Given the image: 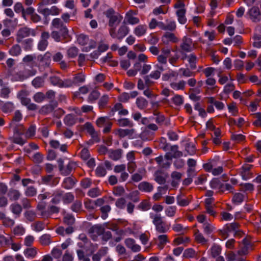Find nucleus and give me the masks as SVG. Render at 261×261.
I'll list each match as a JSON object with an SVG mask.
<instances>
[{
	"instance_id": "obj_1",
	"label": "nucleus",
	"mask_w": 261,
	"mask_h": 261,
	"mask_svg": "<svg viewBox=\"0 0 261 261\" xmlns=\"http://www.w3.org/2000/svg\"><path fill=\"white\" fill-rule=\"evenodd\" d=\"M149 216L152 219V223L154 225L157 232L164 233L168 231L170 226L163 220L161 214L150 213Z\"/></svg>"
},
{
	"instance_id": "obj_6",
	"label": "nucleus",
	"mask_w": 261,
	"mask_h": 261,
	"mask_svg": "<svg viewBox=\"0 0 261 261\" xmlns=\"http://www.w3.org/2000/svg\"><path fill=\"white\" fill-rule=\"evenodd\" d=\"M175 7L178 8L176 11L178 22L181 24H185L187 22V18L185 16L186 10L184 9V3L181 2H179L175 5Z\"/></svg>"
},
{
	"instance_id": "obj_37",
	"label": "nucleus",
	"mask_w": 261,
	"mask_h": 261,
	"mask_svg": "<svg viewBox=\"0 0 261 261\" xmlns=\"http://www.w3.org/2000/svg\"><path fill=\"white\" fill-rule=\"evenodd\" d=\"M39 242L42 245H48L51 243V236L48 234H43L39 238Z\"/></svg>"
},
{
	"instance_id": "obj_41",
	"label": "nucleus",
	"mask_w": 261,
	"mask_h": 261,
	"mask_svg": "<svg viewBox=\"0 0 261 261\" xmlns=\"http://www.w3.org/2000/svg\"><path fill=\"white\" fill-rule=\"evenodd\" d=\"M194 236L196 241L198 243L204 244L207 242L206 239H205L203 234L198 230H197L195 232Z\"/></svg>"
},
{
	"instance_id": "obj_58",
	"label": "nucleus",
	"mask_w": 261,
	"mask_h": 261,
	"mask_svg": "<svg viewBox=\"0 0 261 261\" xmlns=\"http://www.w3.org/2000/svg\"><path fill=\"white\" fill-rule=\"evenodd\" d=\"M62 198V192L60 191H57L54 194L51 202L53 203L57 204L60 201Z\"/></svg>"
},
{
	"instance_id": "obj_16",
	"label": "nucleus",
	"mask_w": 261,
	"mask_h": 261,
	"mask_svg": "<svg viewBox=\"0 0 261 261\" xmlns=\"http://www.w3.org/2000/svg\"><path fill=\"white\" fill-rule=\"evenodd\" d=\"M155 242L158 248L162 249L167 243L169 242L168 236L165 234H160L155 239Z\"/></svg>"
},
{
	"instance_id": "obj_52",
	"label": "nucleus",
	"mask_w": 261,
	"mask_h": 261,
	"mask_svg": "<svg viewBox=\"0 0 261 261\" xmlns=\"http://www.w3.org/2000/svg\"><path fill=\"white\" fill-rule=\"evenodd\" d=\"M85 207L89 211L93 210L96 207L95 205V202L89 199H86L84 201Z\"/></svg>"
},
{
	"instance_id": "obj_61",
	"label": "nucleus",
	"mask_w": 261,
	"mask_h": 261,
	"mask_svg": "<svg viewBox=\"0 0 261 261\" xmlns=\"http://www.w3.org/2000/svg\"><path fill=\"white\" fill-rule=\"evenodd\" d=\"M136 104L139 109H143L146 107L147 102L144 98L139 97L137 99Z\"/></svg>"
},
{
	"instance_id": "obj_20",
	"label": "nucleus",
	"mask_w": 261,
	"mask_h": 261,
	"mask_svg": "<svg viewBox=\"0 0 261 261\" xmlns=\"http://www.w3.org/2000/svg\"><path fill=\"white\" fill-rule=\"evenodd\" d=\"M146 174V170L144 168H139L137 172L131 175V179L133 181L138 182L141 181Z\"/></svg>"
},
{
	"instance_id": "obj_10",
	"label": "nucleus",
	"mask_w": 261,
	"mask_h": 261,
	"mask_svg": "<svg viewBox=\"0 0 261 261\" xmlns=\"http://www.w3.org/2000/svg\"><path fill=\"white\" fill-rule=\"evenodd\" d=\"M137 14L136 11L130 10L126 14L124 22L125 23H128L130 24H138L140 20L139 19L135 16Z\"/></svg>"
},
{
	"instance_id": "obj_24",
	"label": "nucleus",
	"mask_w": 261,
	"mask_h": 261,
	"mask_svg": "<svg viewBox=\"0 0 261 261\" xmlns=\"http://www.w3.org/2000/svg\"><path fill=\"white\" fill-rule=\"evenodd\" d=\"M36 74V71L34 70H32L31 73L23 74L22 73H17L13 75L12 80L13 81H22L27 79L29 76H33Z\"/></svg>"
},
{
	"instance_id": "obj_32",
	"label": "nucleus",
	"mask_w": 261,
	"mask_h": 261,
	"mask_svg": "<svg viewBox=\"0 0 261 261\" xmlns=\"http://www.w3.org/2000/svg\"><path fill=\"white\" fill-rule=\"evenodd\" d=\"M112 112L113 113H117L118 114H127L128 111L127 110L124 109L122 105L120 103H117L112 108Z\"/></svg>"
},
{
	"instance_id": "obj_48",
	"label": "nucleus",
	"mask_w": 261,
	"mask_h": 261,
	"mask_svg": "<svg viewBox=\"0 0 261 261\" xmlns=\"http://www.w3.org/2000/svg\"><path fill=\"white\" fill-rule=\"evenodd\" d=\"M33 228V230L39 232L43 230L45 228V224L43 222L41 221H37L33 223L32 225Z\"/></svg>"
},
{
	"instance_id": "obj_35",
	"label": "nucleus",
	"mask_w": 261,
	"mask_h": 261,
	"mask_svg": "<svg viewBox=\"0 0 261 261\" xmlns=\"http://www.w3.org/2000/svg\"><path fill=\"white\" fill-rule=\"evenodd\" d=\"M75 184V180L73 178L69 177L65 178L63 182V187L67 189L72 188Z\"/></svg>"
},
{
	"instance_id": "obj_50",
	"label": "nucleus",
	"mask_w": 261,
	"mask_h": 261,
	"mask_svg": "<svg viewBox=\"0 0 261 261\" xmlns=\"http://www.w3.org/2000/svg\"><path fill=\"white\" fill-rule=\"evenodd\" d=\"M176 211V207L175 206H168L165 209V213L167 216L173 217L175 216Z\"/></svg>"
},
{
	"instance_id": "obj_22",
	"label": "nucleus",
	"mask_w": 261,
	"mask_h": 261,
	"mask_svg": "<svg viewBox=\"0 0 261 261\" xmlns=\"http://www.w3.org/2000/svg\"><path fill=\"white\" fill-rule=\"evenodd\" d=\"M49 37L48 33L43 32L41 35V39L38 43V49L40 50H44L47 46V39Z\"/></svg>"
},
{
	"instance_id": "obj_7",
	"label": "nucleus",
	"mask_w": 261,
	"mask_h": 261,
	"mask_svg": "<svg viewBox=\"0 0 261 261\" xmlns=\"http://www.w3.org/2000/svg\"><path fill=\"white\" fill-rule=\"evenodd\" d=\"M76 167V164L74 162H69L66 167H64L63 162L61 161L59 164V169L62 174L64 175H68Z\"/></svg>"
},
{
	"instance_id": "obj_2",
	"label": "nucleus",
	"mask_w": 261,
	"mask_h": 261,
	"mask_svg": "<svg viewBox=\"0 0 261 261\" xmlns=\"http://www.w3.org/2000/svg\"><path fill=\"white\" fill-rule=\"evenodd\" d=\"M106 15L107 17L109 18V24L111 29L115 30L117 25L121 20L122 17L118 14L115 15L114 11L112 9L108 10L106 12Z\"/></svg>"
},
{
	"instance_id": "obj_63",
	"label": "nucleus",
	"mask_w": 261,
	"mask_h": 261,
	"mask_svg": "<svg viewBox=\"0 0 261 261\" xmlns=\"http://www.w3.org/2000/svg\"><path fill=\"white\" fill-rule=\"evenodd\" d=\"M254 40L253 45L256 48L261 47V35L255 34L253 37Z\"/></svg>"
},
{
	"instance_id": "obj_23",
	"label": "nucleus",
	"mask_w": 261,
	"mask_h": 261,
	"mask_svg": "<svg viewBox=\"0 0 261 261\" xmlns=\"http://www.w3.org/2000/svg\"><path fill=\"white\" fill-rule=\"evenodd\" d=\"M182 174L177 171L173 172L171 174L172 178L171 185L173 187H177L181 180Z\"/></svg>"
},
{
	"instance_id": "obj_54",
	"label": "nucleus",
	"mask_w": 261,
	"mask_h": 261,
	"mask_svg": "<svg viewBox=\"0 0 261 261\" xmlns=\"http://www.w3.org/2000/svg\"><path fill=\"white\" fill-rule=\"evenodd\" d=\"M196 255V251L192 248H188L185 250L183 256L186 258H193Z\"/></svg>"
},
{
	"instance_id": "obj_53",
	"label": "nucleus",
	"mask_w": 261,
	"mask_h": 261,
	"mask_svg": "<svg viewBox=\"0 0 261 261\" xmlns=\"http://www.w3.org/2000/svg\"><path fill=\"white\" fill-rule=\"evenodd\" d=\"M153 134L149 130L143 131L140 135L141 138L143 141H148L152 139Z\"/></svg>"
},
{
	"instance_id": "obj_17",
	"label": "nucleus",
	"mask_w": 261,
	"mask_h": 261,
	"mask_svg": "<svg viewBox=\"0 0 261 261\" xmlns=\"http://www.w3.org/2000/svg\"><path fill=\"white\" fill-rule=\"evenodd\" d=\"M252 165L249 164H245L240 169V174L244 180H247L251 177V173L250 170Z\"/></svg>"
},
{
	"instance_id": "obj_36",
	"label": "nucleus",
	"mask_w": 261,
	"mask_h": 261,
	"mask_svg": "<svg viewBox=\"0 0 261 261\" xmlns=\"http://www.w3.org/2000/svg\"><path fill=\"white\" fill-rule=\"evenodd\" d=\"M159 27L163 30L172 31L175 29L176 24L174 21H170L168 22L166 25L164 24L163 23L159 24Z\"/></svg>"
},
{
	"instance_id": "obj_9",
	"label": "nucleus",
	"mask_w": 261,
	"mask_h": 261,
	"mask_svg": "<svg viewBox=\"0 0 261 261\" xmlns=\"http://www.w3.org/2000/svg\"><path fill=\"white\" fill-rule=\"evenodd\" d=\"M170 148L171 151L167 152L164 156V159L166 160V162L167 163H168V161L171 160L172 158L180 157L182 155V152L177 150V146H170Z\"/></svg>"
},
{
	"instance_id": "obj_19",
	"label": "nucleus",
	"mask_w": 261,
	"mask_h": 261,
	"mask_svg": "<svg viewBox=\"0 0 261 261\" xmlns=\"http://www.w3.org/2000/svg\"><path fill=\"white\" fill-rule=\"evenodd\" d=\"M85 130L91 136L92 139L95 142H98L99 139L98 137L97 133L95 131L93 126L90 123L87 122L84 125Z\"/></svg>"
},
{
	"instance_id": "obj_26",
	"label": "nucleus",
	"mask_w": 261,
	"mask_h": 261,
	"mask_svg": "<svg viewBox=\"0 0 261 261\" xmlns=\"http://www.w3.org/2000/svg\"><path fill=\"white\" fill-rule=\"evenodd\" d=\"M164 43L168 44L169 42L175 43L178 41V39L171 33H166L162 38Z\"/></svg>"
},
{
	"instance_id": "obj_44",
	"label": "nucleus",
	"mask_w": 261,
	"mask_h": 261,
	"mask_svg": "<svg viewBox=\"0 0 261 261\" xmlns=\"http://www.w3.org/2000/svg\"><path fill=\"white\" fill-rule=\"evenodd\" d=\"M24 193L28 197H33L37 194V189L33 186L28 187L25 190Z\"/></svg>"
},
{
	"instance_id": "obj_18",
	"label": "nucleus",
	"mask_w": 261,
	"mask_h": 261,
	"mask_svg": "<svg viewBox=\"0 0 261 261\" xmlns=\"http://www.w3.org/2000/svg\"><path fill=\"white\" fill-rule=\"evenodd\" d=\"M250 19L253 21H258L260 18V13L259 8L257 7H252L248 12Z\"/></svg>"
},
{
	"instance_id": "obj_42",
	"label": "nucleus",
	"mask_w": 261,
	"mask_h": 261,
	"mask_svg": "<svg viewBox=\"0 0 261 261\" xmlns=\"http://www.w3.org/2000/svg\"><path fill=\"white\" fill-rule=\"evenodd\" d=\"M8 195L11 199L16 200L19 198L21 194L18 190L15 189H11L9 191Z\"/></svg>"
},
{
	"instance_id": "obj_21",
	"label": "nucleus",
	"mask_w": 261,
	"mask_h": 261,
	"mask_svg": "<svg viewBox=\"0 0 261 261\" xmlns=\"http://www.w3.org/2000/svg\"><path fill=\"white\" fill-rule=\"evenodd\" d=\"M126 246L130 248L133 252H138L141 249V247L136 244L135 241L133 239L128 238L125 240Z\"/></svg>"
},
{
	"instance_id": "obj_30",
	"label": "nucleus",
	"mask_w": 261,
	"mask_h": 261,
	"mask_svg": "<svg viewBox=\"0 0 261 261\" xmlns=\"http://www.w3.org/2000/svg\"><path fill=\"white\" fill-rule=\"evenodd\" d=\"M155 180L159 184L163 185L166 182V175L162 171L159 170L154 173Z\"/></svg>"
},
{
	"instance_id": "obj_8",
	"label": "nucleus",
	"mask_w": 261,
	"mask_h": 261,
	"mask_svg": "<svg viewBox=\"0 0 261 261\" xmlns=\"http://www.w3.org/2000/svg\"><path fill=\"white\" fill-rule=\"evenodd\" d=\"M170 148L171 151L167 152L164 156V159L166 160V162L167 163H168V161L171 160L172 158L180 157L182 155V152L177 150V146H170Z\"/></svg>"
},
{
	"instance_id": "obj_64",
	"label": "nucleus",
	"mask_w": 261,
	"mask_h": 261,
	"mask_svg": "<svg viewBox=\"0 0 261 261\" xmlns=\"http://www.w3.org/2000/svg\"><path fill=\"white\" fill-rule=\"evenodd\" d=\"M106 254V250L105 249H100L98 252L94 254L92 256L93 261H100L101 257Z\"/></svg>"
},
{
	"instance_id": "obj_29",
	"label": "nucleus",
	"mask_w": 261,
	"mask_h": 261,
	"mask_svg": "<svg viewBox=\"0 0 261 261\" xmlns=\"http://www.w3.org/2000/svg\"><path fill=\"white\" fill-rule=\"evenodd\" d=\"M147 31V26L146 25H139L134 30V34L137 37H141L144 35Z\"/></svg>"
},
{
	"instance_id": "obj_45",
	"label": "nucleus",
	"mask_w": 261,
	"mask_h": 261,
	"mask_svg": "<svg viewBox=\"0 0 261 261\" xmlns=\"http://www.w3.org/2000/svg\"><path fill=\"white\" fill-rule=\"evenodd\" d=\"M95 173L97 176L103 177L107 174V171L102 165H99L95 170Z\"/></svg>"
},
{
	"instance_id": "obj_5",
	"label": "nucleus",
	"mask_w": 261,
	"mask_h": 261,
	"mask_svg": "<svg viewBox=\"0 0 261 261\" xmlns=\"http://www.w3.org/2000/svg\"><path fill=\"white\" fill-rule=\"evenodd\" d=\"M129 32V28L125 25H122L119 29L117 33L115 32L113 29H110V34L111 36L114 38H117L118 39H122Z\"/></svg>"
},
{
	"instance_id": "obj_34",
	"label": "nucleus",
	"mask_w": 261,
	"mask_h": 261,
	"mask_svg": "<svg viewBox=\"0 0 261 261\" xmlns=\"http://www.w3.org/2000/svg\"><path fill=\"white\" fill-rule=\"evenodd\" d=\"M0 88H1L0 96L3 98H8L10 93V90L4 84L1 79H0Z\"/></svg>"
},
{
	"instance_id": "obj_3",
	"label": "nucleus",
	"mask_w": 261,
	"mask_h": 261,
	"mask_svg": "<svg viewBox=\"0 0 261 261\" xmlns=\"http://www.w3.org/2000/svg\"><path fill=\"white\" fill-rule=\"evenodd\" d=\"M21 119V115H15L10 123V126L13 128L15 134L20 135L23 134L24 132L23 125L18 123V122H19Z\"/></svg>"
},
{
	"instance_id": "obj_59",
	"label": "nucleus",
	"mask_w": 261,
	"mask_h": 261,
	"mask_svg": "<svg viewBox=\"0 0 261 261\" xmlns=\"http://www.w3.org/2000/svg\"><path fill=\"white\" fill-rule=\"evenodd\" d=\"M151 205L147 200H143L138 205V208L143 211H148L150 208Z\"/></svg>"
},
{
	"instance_id": "obj_15",
	"label": "nucleus",
	"mask_w": 261,
	"mask_h": 261,
	"mask_svg": "<svg viewBox=\"0 0 261 261\" xmlns=\"http://www.w3.org/2000/svg\"><path fill=\"white\" fill-rule=\"evenodd\" d=\"M239 226V224L236 222L225 225L223 230L221 231L224 235V239H225L227 237V233L237 231L238 229Z\"/></svg>"
},
{
	"instance_id": "obj_33",
	"label": "nucleus",
	"mask_w": 261,
	"mask_h": 261,
	"mask_svg": "<svg viewBox=\"0 0 261 261\" xmlns=\"http://www.w3.org/2000/svg\"><path fill=\"white\" fill-rule=\"evenodd\" d=\"M155 121L156 123L160 125L168 126L170 124V121L169 118L165 117L164 115H156Z\"/></svg>"
},
{
	"instance_id": "obj_62",
	"label": "nucleus",
	"mask_w": 261,
	"mask_h": 261,
	"mask_svg": "<svg viewBox=\"0 0 261 261\" xmlns=\"http://www.w3.org/2000/svg\"><path fill=\"white\" fill-rule=\"evenodd\" d=\"M74 196L71 193H67L63 196L62 195V199L64 203H69L74 200Z\"/></svg>"
},
{
	"instance_id": "obj_56",
	"label": "nucleus",
	"mask_w": 261,
	"mask_h": 261,
	"mask_svg": "<svg viewBox=\"0 0 261 261\" xmlns=\"http://www.w3.org/2000/svg\"><path fill=\"white\" fill-rule=\"evenodd\" d=\"M82 207V203L80 200H76L71 206V209L72 211L77 213L79 212Z\"/></svg>"
},
{
	"instance_id": "obj_11",
	"label": "nucleus",
	"mask_w": 261,
	"mask_h": 261,
	"mask_svg": "<svg viewBox=\"0 0 261 261\" xmlns=\"http://www.w3.org/2000/svg\"><path fill=\"white\" fill-rule=\"evenodd\" d=\"M38 11L40 13L43 14L45 16L49 15H57L60 12V10L56 6H53L50 9L41 8L39 7Z\"/></svg>"
},
{
	"instance_id": "obj_38",
	"label": "nucleus",
	"mask_w": 261,
	"mask_h": 261,
	"mask_svg": "<svg viewBox=\"0 0 261 261\" xmlns=\"http://www.w3.org/2000/svg\"><path fill=\"white\" fill-rule=\"evenodd\" d=\"M93 107L90 106H83L81 110L77 108H74V112L76 114L81 113H91L92 112Z\"/></svg>"
},
{
	"instance_id": "obj_28",
	"label": "nucleus",
	"mask_w": 261,
	"mask_h": 261,
	"mask_svg": "<svg viewBox=\"0 0 261 261\" xmlns=\"http://www.w3.org/2000/svg\"><path fill=\"white\" fill-rule=\"evenodd\" d=\"M122 154V150L120 149L110 150L109 152V158L114 160L117 161L121 159Z\"/></svg>"
},
{
	"instance_id": "obj_27",
	"label": "nucleus",
	"mask_w": 261,
	"mask_h": 261,
	"mask_svg": "<svg viewBox=\"0 0 261 261\" xmlns=\"http://www.w3.org/2000/svg\"><path fill=\"white\" fill-rule=\"evenodd\" d=\"M38 250L36 247H30L25 249L23 254L28 258H34L37 254Z\"/></svg>"
},
{
	"instance_id": "obj_47",
	"label": "nucleus",
	"mask_w": 261,
	"mask_h": 261,
	"mask_svg": "<svg viewBox=\"0 0 261 261\" xmlns=\"http://www.w3.org/2000/svg\"><path fill=\"white\" fill-rule=\"evenodd\" d=\"M177 203L181 206H185L188 205L190 201L187 198H184L182 196L178 195L176 197Z\"/></svg>"
},
{
	"instance_id": "obj_25",
	"label": "nucleus",
	"mask_w": 261,
	"mask_h": 261,
	"mask_svg": "<svg viewBox=\"0 0 261 261\" xmlns=\"http://www.w3.org/2000/svg\"><path fill=\"white\" fill-rule=\"evenodd\" d=\"M138 189L142 192L149 193L153 190V186L148 182L143 181L138 185Z\"/></svg>"
},
{
	"instance_id": "obj_4",
	"label": "nucleus",
	"mask_w": 261,
	"mask_h": 261,
	"mask_svg": "<svg viewBox=\"0 0 261 261\" xmlns=\"http://www.w3.org/2000/svg\"><path fill=\"white\" fill-rule=\"evenodd\" d=\"M28 95V93L25 90L21 91L18 93V97L20 100L22 105L26 106L29 110H35L36 109V105L31 103L30 99L27 97Z\"/></svg>"
},
{
	"instance_id": "obj_14",
	"label": "nucleus",
	"mask_w": 261,
	"mask_h": 261,
	"mask_svg": "<svg viewBox=\"0 0 261 261\" xmlns=\"http://www.w3.org/2000/svg\"><path fill=\"white\" fill-rule=\"evenodd\" d=\"M30 35H35V32L33 30H31L27 28H24L20 29L17 33L18 42H20L22 38Z\"/></svg>"
},
{
	"instance_id": "obj_51",
	"label": "nucleus",
	"mask_w": 261,
	"mask_h": 261,
	"mask_svg": "<svg viewBox=\"0 0 261 261\" xmlns=\"http://www.w3.org/2000/svg\"><path fill=\"white\" fill-rule=\"evenodd\" d=\"M158 70L152 71L149 76L153 79H158L161 75V71L163 70V68L161 66L156 65Z\"/></svg>"
},
{
	"instance_id": "obj_12",
	"label": "nucleus",
	"mask_w": 261,
	"mask_h": 261,
	"mask_svg": "<svg viewBox=\"0 0 261 261\" xmlns=\"http://www.w3.org/2000/svg\"><path fill=\"white\" fill-rule=\"evenodd\" d=\"M221 164L219 158L215 157L213 159L210 160L208 162L204 164L203 165L204 169L207 172H210L212 169L216 168L217 166Z\"/></svg>"
},
{
	"instance_id": "obj_46",
	"label": "nucleus",
	"mask_w": 261,
	"mask_h": 261,
	"mask_svg": "<svg viewBox=\"0 0 261 261\" xmlns=\"http://www.w3.org/2000/svg\"><path fill=\"white\" fill-rule=\"evenodd\" d=\"M245 198V196L242 193H236L232 198V201L237 204L242 203Z\"/></svg>"
},
{
	"instance_id": "obj_40",
	"label": "nucleus",
	"mask_w": 261,
	"mask_h": 261,
	"mask_svg": "<svg viewBox=\"0 0 261 261\" xmlns=\"http://www.w3.org/2000/svg\"><path fill=\"white\" fill-rule=\"evenodd\" d=\"M64 120V123L69 126L73 125L77 122L75 115H66Z\"/></svg>"
},
{
	"instance_id": "obj_13",
	"label": "nucleus",
	"mask_w": 261,
	"mask_h": 261,
	"mask_svg": "<svg viewBox=\"0 0 261 261\" xmlns=\"http://www.w3.org/2000/svg\"><path fill=\"white\" fill-rule=\"evenodd\" d=\"M180 47L181 49L185 51H191L194 49V44L191 38L185 36L182 39V42Z\"/></svg>"
},
{
	"instance_id": "obj_43",
	"label": "nucleus",
	"mask_w": 261,
	"mask_h": 261,
	"mask_svg": "<svg viewBox=\"0 0 261 261\" xmlns=\"http://www.w3.org/2000/svg\"><path fill=\"white\" fill-rule=\"evenodd\" d=\"M221 247L220 245L214 244L211 248V255L213 257H216L220 254Z\"/></svg>"
},
{
	"instance_id": "obj_31",
	"label": "nucleus",
	"mask_w": 261,
	"mask_h": 261,
	"mask_svg": "<svg viewBox=\"0 0 261 261\" xmlns=\"http://www.w3.org/2000/svg\"><path fill=\"white\" fill-rule=\"evenodd\" d=\"M42 112L44 113H57V114H62L64 113L61 109L55 110V108L51 105L44 106L42 108Z\"/></svg>"
},
{
	"instance_id": "obj_49",
	"label": "nucleus",
	"mask_w": 261,
	"mask_h": 261,
	"mask_svg": "<svg viewBox=\"0 0 261 261\" xmlns=\"http://www.w3.org/2000/svg\"><path fill=\"white\" fill-rule=\"evenodd\" d=\"M14 11L16 13H22V16L24 19H27L26 17H25V11L23 9V7L22 6V5L20 3H16L14 6Z\"/></svg>"
},
{
	"instance_id": "obj_60",
	"label": "nucleus",
	"mask_w": 261,
	"mask_h": 261,
	"mask_svg": "<svg viewBox=\"0 0 261 261\" xmlns=\"http://www.w3.org/2000/svg\"><path fill=\"white\" fill-rule=\"evenodd\" d=\"M10 208L13 213L17 215H19L22 211L21 206L20 205L17 203L11 204L10 206Z\"/></svg>"
},
{
	"instance_id": "obj_57",
	"label": "nucleus",
	"mask_w": 261,
	"mask_h": 261,
	"mask_svg": "<svg viewBox=\"0 0 261 261\" xmlns=\"http://www.w3.org/2000/svg\"><path fill=\"white\" fill-rule=\"evenodd\" d=\"M203 228L204 233L209 234L214 231L215 227L211 224L205 222L203 224Z\"/></svg>"
},
{
	"instance_id": "obj_39",
	"label": "nucleus",
	"mask_w": 261,
	"mask_h": 261,
	"mask_svg": "<svg viewBox=\"0 0 261 261\" xmlns=\"http://www.w3.org/2000/svg\"><path fill=\"white\" fill-rule=\"evenodd\" d=\"M111 208L108 204L103 205L101 206L100 210L101 213V218L106 219L108 216V213L111 211Z\"/></svg>"
},
{
	"instance_id": "obj_55",
	"label": "nucleus",
	"mask_w": 261,
	"mask_h": 261,
	"mask_svg": "<svg viewBox=\"0 0 261 261\" xmlns=\"http://www.w3.org/2000/svg\"><path fill=\"white\" fill-rule=\"evenodd\" d=\"M101 194L100 190L98 188H94L90 189L88 192V195L92 198H95Z\"/></svg>"
}]
</instances>
